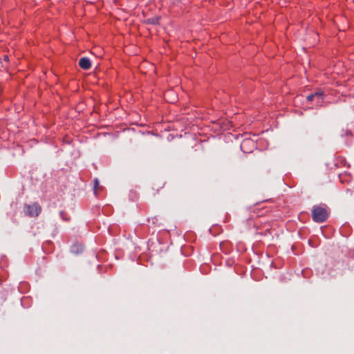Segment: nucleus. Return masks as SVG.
I'll list each match as a JSON object with an SVG mask.
<instances>
[{"mask_svg":"<svg viewBox=\"0 0 354 354\" xmlns=\"http://www.w3.org/2000/svg\"><path fill=\"white\" fill-rule=\"evenodd\" d=\"M328 214L326 208L315 206L312 209V217L317 223L324 222L328 218Z\"/></svg>","mask_w":354,"mask_h":354,"instance_id":"f257e3e1","label":"nucleus"},{"mask_svg":"<svg viewBox=\"0 0 354 354\" xmlns=\"http://www.w3.org/2000/svg\"><path fill=\"white\" fill-rule=\"evenodd\" d=\"M339 180L342 184H347L348 187L346 188V191L347 193L350 194V196H352L353 191V177L351 173L348 171H344L339 175Z\"/></svg>","mask_w":354,"mask_h":354,"instance_id":"f03ea898","label":"nucleus"},{"mask_svg":"<svg viewBox=\"0 0 354 354\" xmlns=\"http://www.w3.org/2000/svg\"><path fill=\"white\" fill-rule=\"evenodd\" d=\"M25 212L27 215L31 217L37 216L41 212V207L37 203L28 205L25 207Z\"/></svg>","mask_w":354,"mask_h":354,"instance_id":"7ed1b4c3","label":"nucleus"},{"mask_svg":"<svg viewBox=\"0 0 354 354\" xmlns=\"http://www.w3.org/2000/svg\"><path fill=\"white\" fill-rule=\"evenodd\" d=\"M79 66L84 70H88L91 66V62L87 57H81L79 60Z\"/></svg>","mask_w":354,"mask_h":354,"instance_id":"20e7f679","label":"nucleus"},{"mask_svg":"<svg viewBox=\"0 0 354 354\" xmlns=\"http://www.w3.org/2000/svg\"><path fill=\"white\" fill-rule=\"evenodd\" d=\"M83 250H84L83 245L81 243H74L71 248V252H73V254H75L82 253L83 252Z\"/></svg>","mask_w":354,"mask_h":354,"instance_id":"39448f33","label":"nucleus"},{"mask_svg":"<svg viewBox=\"0 0 354 354\" xmlns=\"http://www.w3.org/2000/svg\"><path fill=\"white\" fill-rule=\"evenodd\" d=\"M316 94H319V97L316 96L315 98V101L316 102L317 106H322V103L324 100V93L321 90L316 91Z\"/></svg>","mask_w":354,"mask_h":354,"instance_id":"423d86ee","label":"nucleus"},{"mask_svg":"<svg viewBox=\"0 0 354 354\" xmlns=\"http://www.w3.org/2000/svg\"><path fill=\"white\" fill-rule=\"evenodd\" d=\"M341 136H352V130L346 127V129H342Z\"/></svg>","mask_w":354,"mask_h":354,"instance_id":"0eeeda50","label":"nucleus"},{"mask_svg":"<svg viewBox=\"0 0 354 354\" xmlns=\"http://www.w3.org/2000/svg\"><path fill=\"white\" fill-rule=\"evenodd\" d=\"M319 94H316V92H315L314 93L308 95L307 96L306 99L308 102H313V101H315V98L316 96L319 97Z\"/></svg>","mask_w":354,"mask_h":354,"instance_id":"6e6552de","label":"nucleus"},{"mask_svg":"<svg viewBox=\"0 0 354 354\" xmlns=\"http://www.w3.org/2000/svg\"><path fill=\"white\" fill-rule=\"evenodd\" d=\"M99 183H100V182H99L98 179L95 178L94 180V187H93V192L95 195H97V188L99 186Z\"/></svg>","mask_w":354,"mask_h":354,"instance_id":"1a4fd4ad","label":"nucleus"},{"mask_svg":"<svg viewBox=\"0 0 354 354\" xmlns=\"http://www.w3.org/2000/svg\"><path fill=\"white\" fill-rule=\"evenodd\" d=\"M158 20H159L158 18L153 17V18L149 19L148 21H149V23H150L151 24H156L158 23Z\"/></svg>","mask_w":354,"mask_h":354,"instance_id":"9d476101","label":"nucleus"}]
</instances>
